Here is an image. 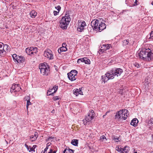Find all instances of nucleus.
<instances>
[{
    "label": "nucleus",
    "instance_id": "2eb2a0df",
    "mask_svg": "<svg viewBox=\"0 0 153 153\" xmlns=\"http://www.w3.org/2000/svg\"><path fill=\"white\" fill-rule=\"evenodd\" d=\"M73 93L76 96H77L79 94L82 95V92L81 91V88H79V89H74L73 91Z\"/></svg>",
    "mask_w": 153,
    "mask_h": 153
},
{
    "label": "nucleus",
    "instance_id": "7ed1b4c3",
    "mask_svg": "<svg viewBox=\"0 0 153 153\" xmlns=\"http://www.w3.org/2000/svg\"><path fill=\"white\" fill-rule=\"evenodd\" d=\"M138 56L140 59L146 61L153 59V53L149 48L143 49L138 53Z\"/></svg>",
    "mask_w": 153,
    "mask_h": 153
},
{
    "label": "nucleus",
    "instance_id": "aec40b11",
    "mask_svg": "<svg viewBox=\"0 0 153 153\" xmlns=\"http://www.w3.org/2000/svg\"><path fill=\"white\" fill-rule=\"evenodd\" d=\"M19 85L18 84H14L12 85L10 89V92L12 93L13 92L17 87Z\"/></svg>",
    "mask_w": 153,
    "mask_h": 153
},
{
    "label": "nucleus",
    "instance_id": "8fccbe9b",
    "mask_svg": "<svg viewBox=\"0 0 153 153\" xmlns=\"http://www.w3.org/2000/svg\"><path fill=\"white\" fill-rule=\"evenodd\" d=\"M133 153H137V151H135V150H134L133 152Z\"/></svg>",
    "mask_w": 153,
    "mask_h": 153
},
{
    "label": "nucleus",
    "instance_id": "393cba45",
    "mask_svg": "<svg viewBox=\"0 0 153 153\" xmlns=\"http://www.w3.org/2000/svg\"><path fill=\"white\" fill-rule=\"evenodd\" d=\"M122 148L119 146H117L116 148V150L118 152L122 153Z\"/></svg>",
    "mask_w": 153,
    "mask_h": 153
},
{
    "label": "nucleus",
    "instance_id": "49530a36",
    "mask_svg": "<svg viewBox=\"0 0 153 153\" xmlns=\"http://www.w3.org/2000/svg\"><path fill=\"white\" fill-rule=\"evenodd\" d=\"M114 140L116 142H118L119 141V138H114Z\"/></svg>",
    "mask_w": 153,
    "mask_h": 153
},
{
    "label": "nucleus",
    "instance_id": "13d9d810",
    "mask_svg": "<svg viewBox=\"0 0 153 153\" xmlns=\"http://www.w3.org/2000/svg\"><path fill=\"white\" fill-rule=\"evenodd\" d=\"M136 2V0L135 1V2Z\"/></svg>",
    "mask_w": 153,
    "mask_h": 153
},
{
    "label": "nucleus",
    "instance_id": "37998d69",
    "mask_svg": "<svg viewBox=\"0 0 153 153\" xmlns=\"http://www.w3.org/2000/svg\"><path fill=\"white\" fill-rule=\"evenodd\" d=\"M134 65V66L137 67V68H139L140 67V65H139V64L135 63Z\"/></svg>",
    "mask_w": 153,
    "mask_h": 153
},
{
    "label": "nucleus",
    "instance_id": "0eeeda50",
    "mask_svg": "<svg viewBox=\"0 0 153 153\" xmlns=\"http://www.w3.org/2000/svg\"><path fill=\"white\" fill-rule=\"evenodd\" d=\"M25 51L27 54L32 56L37 53V49L36 47H31L26 48Z\"/></svg>",
    "mask_w": 153,
    "mask_h": 153
},
{
    "label": "nucleus",
    "instance_id": "c9c22d12",
    "mask_svg": "<svg viewBox=\"0 0 153 153\" xmlns=\"http://www.w3.org/2000/svg\"><path fill=\"white\" fill-rule=\"evenodd\" d=\"M150 38L152 39H153V31H152L151 33H150Z\"/></svg>",
    "mask_w": 153,
    "mask_h": 153
},
{
    "label": "nucleus",
    "instance_id": "dca6fc26",
    "mask_svg": "<svg viewBox=\"0 0 153 153\" xmlns=\"http://www.w3.org/2000/svg\"><path fill=\"white\" fill-rule=\"evenodd\" d=\"M138 122V120L137 118H134L132 120L130 124L131 125L135 126H137Z\"/></svg>",
    "mask_w": 153,
    "mask_h": 153
},
{
    "label": "nucleus",
    "instance_id": "3c124183",
    "mask_svg": "<svg viewBox=\"0 0 153 153\" xmlns=\"http://www.w3.org/2000/svg\"><path fill=\"white\" fill-rule=\"evenodd\" d=\"M51 112L52 113H54L55 112L54 110H53L51 111Z\"/></svg>",
    "mask_w": 153,
    "mask_h": 153
},
{
    "label": "nucleus",
    "instance_id": "cd10ccee",
    "mask_svg": "<svg viewBox=\"0 0 153 153\" xmlns=\"http://www.w3.org/2000/svg\"><path fill=\"white\" fill-rule=\"evenodd\" d=\"M21 89V88L19 87V85H18L17 87L15 89V90H14L13 92H18Z\"/></svg>",
    "mask_w": 153,
    "mask_h": 153
},
{
    "label": "nucleus",
    "instance_id": "c756f323",
    "mask_svg": "<svg viewBox=\"0 0 153 153\" xmlns=\"http://www.w3.org/2000/svg\"><path fill=\"white\" fill-rule=\"evenodd\" d=\"M60 99V97L59 96H55L53 97V99L54 101H56Z\"/></svg>",
    "mask_w": 153,
    "mask_h": 153
},
{
    "label": "nucleus",
    "instance_id": "ea45409f",
    "mask_svg": "<svg viewBox=\"0 0 153 153\" xmlns=\"http://www.w3.org/2000/svg\"><path fill=\"white\" fill-rule=\"evenodd\" d=\"M56 151H53L51 149H50V152H48V153H56Z\"/></svg>",
    "mask_w": 153,
    "mask_h": 153
},
{
    "label": "nucleus",
    "instance_id": "79ce46f5",
    "mask_svg": "<svg viewBox=\"0 0 153 153\" xmlns=\"http://www.w3.org/2000/svg\"><path fill=\"white\" fill-rule=\"evenodd\" d=\"M25 146L26 148L27 149V150L29 151V150H30V149H29L30 147H29H29L28 146V145L27 144H25Z\"/></svg>",
    "mask_w": 153,
    "mask_h": 153
},
{
    "label": "nucleus",
    "instance_id": "9b49d317",
    "mask_svg": "<svg viewBox=\"0 0 153 153\" xmlns=\"http://www.w3.org/2000/svg\"><path fill=\"white\" fill-rule=\"evenodd\" d=\"M81 62H83L85 63V64H90V60L87 58L86 57H84L83 58L78 59L77 61V62L78 63H80Z\"/></svg>",
    "mask_w": 153,
    "mask_h": 153
},
{
    "label": "nucleus",
    "instance_id": "4d7b16f0",
    "mask_svg": "<svg viewBox=\"0 0 153 153\" xmlns=\"http://www.w3.org/2000/svg\"><path fill=\"white\" fill-rule=\"evenodd\" d=\"M150 153H153V152H152Z\"/></svg>",
    "mask_w": 153,
    "mask_h": 153
},
{
    "label": "nucleus",
    "instance_id": "6e6d98bb",
    "mask_svg": "<svg viewBox=\"0 0 153 153\" xmlns=\"http://www.w3.org/2000/svg\"><path fill=\"white\" fill-rule=\"evenodd\" d=\"M152 137L153 139V134L152 135Z\"/></svg>",
    "mask_w": 153,
    "mask_h": 153
},
{
    "label": "nucleus",
    "instance_id": "a18cd8bd",
    "mask_svg": "<svg viewBox=\"0 0 153 153\" xmlns=\"http://www.w3.org/2000/svg\"><path fill=\"white\" fill-rule=\"evenodd\" d=\"M67 45L65 43H63L62 44V47H66Z\"/></svg>",
    "mask_w": 153,
    "mask_h": 153
},
{
    "label": "nucleus",
    "instance_id": "f8f14e48",
    "mask_svg": "<svg viewBox=\"0 0 153 153\" xmlns=\"http://www.w3.org/2000/svg\"><path fill=\"white\" fill-rule=\"evenodd\" d=\"M85 26L86 24L85 22H82L81 23L79 24L78 27L77 28V31L80 32L84 30V27Z\"/></svg>",
    "mask_w": 153,
    "mask_h": 153
},
{
    "label": "nucleus",
    "instance_id": "a19ab883",
    "mask_svg": "<svg viewBox=\"0 0 153 153\" xmlns=\"http://www.w3.org/2000/svg\"><path fill=\"white\" fill-rule=\"evenodd\" d=\"M31 102H30V100H28V101H27V105H31Z\"/></svg>",
    "mask_w": 153,
    "mask_h": 153
},
{
    "label": "nucleus",
    "instance_id": "1a4fd4ad",
    "mask_svg": "<svg viewBox=\"0 0 153 153\" xmlns=\"http://www.w3.org/2000/svg\"><path fill=\"white\" fill-rule=\"evenodd\" d=\"M94 111L92 110H91L87 116L85 118L88 122H89L93 120L94 118Z\"/></svg>",
    "mask_w": 153,
    "mask_h": 153
},
{
    "label": "nucleus",
    "instance_id": "f03ea898",
    "mask_svg": "<svg viewBox=\"0 0 153 153\" xmlns=\"http://www.w3.org/2000/svg\"><path fill=\"white\" fill-rule=\"evenodd\" d=\"M102 19H98L93 20L91 22V25L94 30L101 32L106 28L105 25L102 22Z\"/></svg>",
    "mask_w": 153,
    "mask_h": 153
},
{
    "label": "nucleus",
    "instance_id": "7c9ffc66",
    "mask_svg": "<svg viewBox=\"0 0 153 153\" xmlns=\"http://www.w3.org/2000/svg\"><path fill=\"white\" fill-rule=\"evenodd\" d=\"M129 42V41L127 40H125L123 41V45H126Z\"/></svg>",
    "mask_w": 153,
    "mask_h": 153
},
{
    "label": "nucleus",
    "instance_id": "473e14b6",
    "mask_svg": "<svg viewBox=\"0 0 153 153\" xmlns=\"http://www.w3.org/2000/svg\"><path fill=\"white\" fill-rule=\"evenodd\" d=\"M104 45L105 46V50H107L110 47V45Z\"/></svg>",
    "mask_w": 153,
    "mask_h": 153
},
{
    "label": "nucleus",
    "instance_id": "f257e3e1",
    "mask_svg": "<svg viewBox=\"0 0 153 153\" xmlns=\"http://www.w3.org/2000/svg\"><path fill=\"white\" fill-rule=\"evenodd\" d=\"M123 72V70L120 68H114L102 76V80L105 83L109 79H112L115 77L120 76Z\"/></svg>",
    "mask_w": 153,
    "mask_h": 153
},
{
    "label": "nucleus",
    "instance_id": "a211bd4d",
    "mask_svg": "<svg viewBox=\"0 0 153 153\" xmlns=\"http://www.w3.org/2000/svg\"><path fill=\"white\" fill-rule=\"evenodd\" d=\"M37 133L36 132H35L34 134V135H32L30 137V138L32 140V141H35V140L37 139Z\"/></svg>",
    "mask_w": 153,
    "mask_h": 153
},
{
    "label": "nucleus",
    "instance_id": "20e7f679",
    "mask_svg": "<svg viewBox=\"0 0 153 153\" xmlns=\"http://www.w3.org/2000/svg\"><path fill=\"white\" fill-rule=\"evenodd\" d=\"M71 20L69 15H66L63 17L59 22V26L63 29H67V26Z\"/></svg>",
    "mask_w": 153,
    "mask_h": 153
},
{
    "label": "nucleus",
    "instance_id": "423d86ee",
    "mask_svg": "<svg viewBox=\"0 0 153 153\" xmlns=\"http://www.w3.org/2000/svg\"><path fill=\"white\" fill-rule=\"evenodd\" d=\"M128 110L127 109H122L121 111H118L115 115V117L118 119H123L125 120L126 117L128 116Z\"/></svg>",
    "mask_w": 153,
    "mask_h": 153
},
{
    "label": "nucleus",
    "instance_id": "603ef678",
    "mask_svg": "<svg viewBox=\"0 0 153 153\" xmlns=\"http://www.w3.org/2000/svg\"><path fill=\"white\" fill-rule=\"evenodd\" d=\"M52 138H52V137H51L48 138V140H50V139H52Z\"/></svg>",
    "mask_w": 153,
    "mask_h": 153
},
{
    "label": "nucleus",
    "instance_id": "5fc2aeb1",
    "mask_svg": "<svg viewBox=\"0 0 153 153\" xmlns=\"http://www.w3.org/2000/svg\"><path fill=\"white\" fill-rule=\"evenodd\" d=\"M152 4L153 5V1L152 2Z\"/></svg>",
    "mask_w": 153,
    "mask_h": 153
},
{
    "label": "nucleus",
    "instance_id": "b1692460",
    "mask_svg": "<svg viewBox=\"0 0 153 153\" xmlns=\"http://www.w3.org/2000/svg\"><path fill=\"white\" fill-rule=\"evenodd\" d=\"M19 56H17L16 54H14L12 55V57L15 62L16 61L17 62V59H18Z\"/></svg>",
    "mask_w": 153,
    "mask_h": 153
},
{
    "label": "nucleus",
    "instance_id": "4c0bfd02",
    "mask_svg": "<svg viewBox=\"0 0 153 153\" xmlns=\"http://www.w3.org/2000/svg\"><path fill=\"white\" fill-rule=\"evenodd\" d=\"M56 9L59 12L61 9V7H60V6H58L57 7H55Z\"/></svg>",
    "mask_w": 153,
    "mask_h": 153
},
{
    "label": "nucleus",
    "instance_id": "a878e982",
    "mask_svg": "<svg viewBox=\"0 0 153 153\" xmlns=\"http://www.w3.org/2000/svg\"><path fill=\"white\" fill-rule=\"evenodd\" d=\"M100 140L102 141L105 142L107 140V139L105 136L102 135L100 137Z\"/></svg>",
    "mask_w": 153,
    "mask_h": 153
},
{
    "label": "nucleus",
    "instance_id": "4468645a",
    "mask_svg": "<svg viewBox=\"0 0 153 153\" xmlns=\"http://www.w3.org/2000/svg\"><path fill=\"white\" fill-rule=\"evenodd\" d=\"M68 79L71 81H74L76 79L77 76L75 74H72L71 73L68 74Z\"/></svg>",
    "mask_w": 153,
    "mask_h": 153
},
{
    "label": "nucleus",
    "instance_id": "f3484780",
    "mask_svg": "<svg viewBox=\"0 0 153 153\" xmlns=\"http://www.w3.org/2000/svg\"><path fill=\"white\" fill-rule=\"evenodd\" d=\"M129 150L130 148L127 146H126L122 149V153H128Z\"/></svg>",
    "mask_w": 153,
    "mask_h": 153
},
{
    "label": "nucleus",
    "instance_id": "5701e85b",
    "mask_svg": "<svg viewBox=\"0 0 153 153\" xmlns=\"http://www.w3.org/2000/svg\"><path fill=\"white\" fill-rule=\"evenodd\" d=\"M71 143L74 146H77L78 144V140L77 139H73L72 140Z\"/></svg>",
    "mask_w": 153,
    "mask_h": 153
},
{
    "label": "nucleus",
    "instance_id": "de8ad7c7",
    "mask_svg": "<svg viewBox=\"0 0 153 153\" xmlns=\"http://www.w3.org/2000/svg\"><path fill=\"white\" fill-rule=\"evenodd\" d=\"M150 121L151 124H153V119L152 118L150 120Z\"/></svg>",
    "mask_w": 153,
    "mask_h": 153
},
{
    "label": "nucleus",
    "instance_id": "4be33fe9",
    "mask_svg": "<svg viewBox=\"0 0 153 153\" xmlns=\"http://www.w3.org/2000/svg\"><path fill=\"white\" fill-rule=\"evenodd\" d=\"M31 17L32 18H34L37 15V13L34 10L32 11L30 13Z\"/></svg>",
    "mask_w": 153,
    "mask_h": 153
},
{
    "label": "nucleus",
    "instance_id": "9d476101",
    "mask_svg": "<svg viewBox=\"0 0 153 153\" xmlns=\"http://www.w3.org/2000/svg\"><path fill=\"white\" fill-rule=\"evenodd\" d=\"M9 46L7 44L5 45L2 47V48H1L0 51L1 53V56H4L6 53V52L8 50Z\"/></svg>",
    "mask_w": 153,
    "mask_h": 153
},
{
    "label": "nucleus",
    "instance_id": "58836bf2",
    "mask_svg": "<svg viewBox=\"0 0 153 153\" xmlns=\"http://www.w3.org/2000/svg\"><path fill=\"white\" fill-rule=\"evenodd\" d=\"M83 124L84 125H85L86 124V123L88 122L87 121V120H86V119H84L83 120Z\"/></svg>",
    "mask_w": 153,
    "mask_h": 153
},
{
    "label": "nucleus",
    "instance_id": "c85d7f7f",
    "mask_svg": "<svg viewBox=\"0 0 153 153\" xmlns=\"http://www.w3.org/2000/svg\"><path fill=\"white\" fill-rule=\"evenodd\" d=\"M53 90V88H52V89H51V88H49V90H48V92H47V95H53V92H52L51 93V94H48V92H52V91Z\"/></svg>",
    "mask_w": 153,
    "mask_h": 153
},
{
    "label": "nucleus",
    "instance_id": "412c9836",
    "mask_svg": "<svg viewBox=\"0 0 153 153\" xmlns=\"http://www.w3.org/2000/svg\"><path fill=\"white\" fill-rule=\"evenodd\" d=\"M74 150L69 148L66 149L64 151L63 153H74Z\"/></svg>",
    "mask_w": 153,
    "mask_h": 153
},
{
    "label": "nucleus",
    "instance_id": "c03bdc74",
    "mask_svg": "<svg viewBox=\"0 0 153 153\" xmlns=\"http://www.w3.org/2000/svg\"><path fill=\"white\" fill-rule=\"evenodd\" d=\"M53 13L54 15L56 16L58 14V13H59V12H58L56 11H54Z\"/></svg>",
    "mask_w": 153,
    "mask_h": 153
},
{
    "label": "nucleus",
    "instance_id": "09e8293b",
    "mask_svg": "<svg viewBox=\"0 0 153 153\" xmlns=\"http://www.w3.org/2000/svg\"><path fill=\"white\" fill-rule=\"evenodd\" d=\"M109 112L108 111H107V112H106L105 114L103 115V118L105 117L107 114V113L108 112Z\"/></svg>",
    "mask_w": 153,
    "mask_h": 153
},
{
    "label": "nucleus",
    "instance_id": "ddd939ff",
    "mask_svg": "<svg viewBox=\"0 0 153 153\" xmlns=\"http://www.w3.org/2000/svg\"><path fill=\"white\" fill-rule=\"evenodd\" d=\"M17 62L19 64L22 63V66H23L25 63V59L22 56H19Z\"/></svg>",
    "mask_w": 153,
    "mask_h": 153
},
{
    "label": "nucleus",
    "instance_id": "2f4dec72",
    "mask_svg": "<svg viewBox=\"0 0 153 153\" xmlns=\"http://www.w3.org/2000/svg\"><path fill=\"white\" fill-rule=\"evenodd\" d=\"M70 73H71L72 74H76V75L77 72L76 70H74L71 71Z\"/></svg>",
    "mask_w": 153,
    "mask_h": 153
},
{
    "label": "nucleus",
    "instance_id": "6ab92c4d",
    "mask_svg": "<svg viewBox=\"0 0 153 153\" xmlns=\"http://www.w3.org/2000/svg\"><path fill=\"white\" fill-rule=\"evenodd\" d=\"M67 49L66 47H62L58 49V51L59 53H61L62 52L66 51Z\"/></svg>",
    "mask_w": 153,
    "mask_h": 153
},
{
    "label": "nucleus",
    "instance_id": "72a5a7b5",
    "mask_svg": "<svg viewBox=\"0 0 153 153\" xmlns=\"http://www.w3.org/2000/svg\"><path fill=\"white\" fill-rule=\"evenodd\" d=\"M24 100L25 101H28L30 100V97L29 96H27L25 97L24 98Z\"/></svg>",
    "mask_w": 153,
    "mask_h": 153
},
{
    "label": "nucleus",
    "instance_id": "e433bc0d",
    "mask_svg": "<svg viewBox=\"0 0 153 153\" xmlns=\"http://www.w3.org/2000/svg\"><path fill=\"white\" fill-rule=\"evenodd\" d=\"M48 149V147L46 146V148L44 149V151L43 152H42L41 153H46L47 152V149Z\"/></svg>",
    "mask_w": 153,
    "mask_h": 153
},
{
    "label": "nucleus",
    "instance_id": "6e6552de",
    "mask_svg": "<svg viewBox=\"0 0 153 153\" xmlns=\"http://www.w3.org/2000/svg\"><path fill=\"white\" fill-rule=\"evenodd\" d=\"M44 55L50 59H53V58L52 51L49 49H47L45 51Z\"/></svg>",
    "mask_w": 153,
    "mask_h": 153
},
{
    "label": "nucleus",
    "instance_id": "864d4df0",
    "mask_svg": "<svg viewBox=\"0 0 153 153\" xmlns=\"http://www.w3.org/2000/svg\"><path fill=\"white\" fill-rule=\"evenodd\" d=\"M28 106H29V105H26V108H27V109H28Z\"/></svg>",
    "mask_w": 153,
    "mask_h": 153
},
{
    "label": "nucleus",
    "instance_id": "f704fd0d",
    "mask_svg": "<svg viewBox=\"0 0 153 153\" xmlns=\"http://www.w3.org/2000/svg\"><path fill=\"white\" fill-rule=\"evenodd\" d=\"M52 88L53 89V90H54V91L53 92V93H55L56 92L58 89V86H54Z\"/></svg>",
    "mask_w": 153,
    "mask_h": 153
},
{
    "label": "nucleus",
    "instance_id": "39448f33",
    "mask_svg": "<svg viewBox=\"0 0 153 153\" xmlns=\"http://www.w3.org/2000/svg\"><path fill=\"white\" fill-rule=\"evenodd\" d=\"M41 73L43 76L48 75L50 71V68L47 63L41 64L39 66Z\"/></svg>",
    "mask_w": 153,
    "mask_h": 153
},
{
    "label": "nucleus",
    "instance_id": "bb28decb",
    "mask_svg": "<svg viewBox=\"0 0 153 153\" xmlns=\"http://www.w3.org/2000/svg\"><path fill=\"white\" fill-rule=\"evenodd\" d=\"M36 146L35 145H33L32 147H31L30 146H29L30 150H29V152H31L33 151L35 152L34 149L36 148Z\"/></svg>",
    "mask_w": 153,
    "mask_h": 153
}]
</instances>
